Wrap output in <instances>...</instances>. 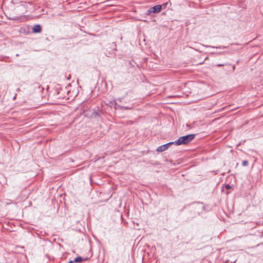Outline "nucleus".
I'll list each match as a JSON object with an SVG mask.
<instances>
[{
    "label": "nucleus",
    "mask_w": 263,
    "mask_h": 263,
    "mask_svg": "<svg viewBox=\"0 0 263 263\" xmlns=\"http://www.w3.org/2000/svg\"><path fill=\"white\" fill-rule=\"evenodd\" d=\"M195 134H190L184 136L180 137L177 140L175 141V144L180 145L187 144L195 138Z\"/></svg>",
    "instance_id": "nucleus-1"
},
{
    "label": "nucleus",
    "mask_w": 263,
    "mask_h": 263,
    "mask_svg": "<svg viewBox=\"0 0 263 263\" xmlns=\"http://www.w3.org/2000/svg\"><path fill=\"white\" fill-rule=\"evenodd\" d=\"M162 9V6L161 5H158L154 7L150 8L148 11L147 14H149L151 13H159Z\"/></svg>",
    "instance_id": "nucleus-2"
},
{
    "label": "nucleus",
    "mask_w": 263,
    "mask_h": 263,
    "mask_svg": "<svg viewBox=\"0 0 263 263\" xmlns=\"http://www.w3.org/2000/svg\"><path fill=\"white\" fill-rule=\"evenodd\" d=\"M32 31L35 33H39L41 31V27L39 25H35L32 28Z\"/></svg>",
    "instance_id": "nucleus-3"
},
{
    "label": "nucleus",
    "mask_w": 263,
    "mask_h": 263,
    "mask_svg": "<svg viewBox=\"0 0 263 263\" xmlns=\"http://www.w3.org/2000/svg\"><path fill=\"white\" fill-rule=\"evenodd\" d=\"M166 149V146L165 145V144H164L163 145H161V146L158 147L157 149V151L158 152H162L165 151Z\"/></svg>",
    "instance_id": "nucleus-4"
},
{
    "label": "nucleus",
    "mask_w": 263,
    "mask_h": 263,
    "mask_svg": "<svg viewBox=\"0 0 263 263\" xmlns=\"http://www.w3.org/2000/svg\"><path fill=\"white\" fill-rule=\"evenodd\" d=\"M82 260V258L80 256L77 257L74 259L75 262H80V261H81Z\"/></svg>",
    "instance_id": "nucleus-5"
},
{
    "label": "nucleus",
    "mask_w": 263,
    "mask_h": 263,
    "mask_svg": "<svg viewBox=\"0 0 263 263\" xmlns=\"http://www.w3.org/2000/svg\"><path fill=\"white\" fill-rule=\"evenodd\" d=\"M174 144H175V141L169 142L167 144H165V145L166 146V149H167L168 148L169 146H170L171 145Z\"/></svg>",
    "instance_id": "nucleus-6"
},
{
    "label": "nucleus",
    "mask_w": 263,
    "mask_h": 263,
    "mask_svg": "<svg viewBox=\"0 0 263 263\" xmlns=\"http://www.w3.org/2000/svg\"><path fill=\"white\" fill-rule=\"evenodd\" d=\"M242 164L243 166H246L248 165V161L247 160H244V161H243Z\"/></svg>",
    "instance_id": "nucleus-7"
},
{
    "label": "nucleus",
    "mask_w": 263,
    "mask_h": 263,
    "mask_svg": "<svg viewBox=\"0 0 263 263\" xmlns=\"http://www.w3.org/2000/svg\"><path fill=\"white\" fill-rule=\"evenodd\" d=\"M226 187L227 189H230L231 188V186L229 184H227L226 186Z\"/></svg>",
    "instance_id": "nucleus-8"
},
{
    "label": "nucleus",
    "mask_w": 263,
    "mask_h": 263,
    "mask_svg": "<svg viewBox=\"0 0 263 263\" xmlns=\"http://www.w3.org/2000/svg\"><path fill=\"white\" fill-rule=\"evenodd\" d=\"M224 65V64H219L217 66L218 67H221V66H223Z\"/></svg>",
    "instance_id": "nucleus-9"
},
{
    "label": "nucleus",
    "mask_w": 263,
    "mask_h": 263,
    "mask_svg": "<svg viewBox=\"0 0 263 263\" xmlns=\"http://www.w3.org/2000/svg\"><path fill=\"white\" fill-rule=\"evenodd\" d=\"M68 263H73V261L70 260V261H69V262H68Z\"/></svg>",
    "instance_id": "nucleus-10"
},
{
    "label": "nucleus",
    "mask_w": 263,
    "mask_h": 263,
    "mask_svg": "<svg viewBox=\"0 0 263 263\" xmlns=\"http://www.w3.org/2000/svg\"><path fill=\"white\" fill-rule=\"evenodd\" d=\"M235 69V66H233V70Z\"/></svg>",
    "instance_id": "nucleus-11"
}]
</instances>
